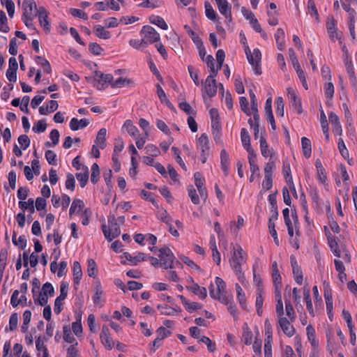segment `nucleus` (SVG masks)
I'll list each match as a JSON object with an SVG mask.
<instances>
[{
	"label": "nucleus",
	"instance_id": "1",
	"mask_svg": "<svg viewBox=\"0 0 357 357\" xmlns=\"http://www.w3.org/2000/svg\"><path fill=\"white\" fill-rule=\"evenodd\" d=\"M246 261V253L243 251V248L238 245L236 250L234 252L230 259L231 266L232 269L241 279L243 277L242 272L241 265Z\"/></svg>",
	"mask_w": 357,
	"mask_h": 357
},
{
	"label": "nucleus",
	"instance_id": "2",
	"mask_svg": "<svg viewBox=\"0 0 357 357\" xmlns=\"http://www.w3.org/2000/svg\"><path fill=\"white\" fill-rule=\"evenodd\" d=\"M108 223V227L105 224L102 225V230L106 239L112 241L120 235L121 229L114 215H109Z\"/></svg>",
	"mask_w": 357,
	"mask_h": 357
},
{
	"label": "nucleus",
	"instance_id": "3",
	"mask_svg": "<svg viewBox=\"0 0 357 357\" xmlns=\"http://www.w3.org/2000/svg\"><path fill=\"white\" fill-rule=\"evenodd\" d=\"M245 52L249 63L252 65L255 70V74L260 75L261 74V70L259 66V63L261 59V52L259 49H255L253 52H251L249 47L245 45Z\"/></svg>",
	"mask_w": 357,
	"mask_h": 357
},
{
	"label": "nucleus",
	"instance_id": "4",
	"mask_svg": "<svg viewBox=\"0 0 357 357\" xmlns=\"http://www.w3.org/2000/svg\"><path fill=\"white\" fill-rule=\"evenodd\" d=\"M113 76L111 74H104L100 71H96L93 77V86L98 90L106 89L109 84L112 86Z\"/></svg>",
	"mask_w": 357,
	"mask_h": 357
},
{
	"label": "nucleus",
	"instance_id": "5",
	"mask_svg": "<svg viewBox=\"0 0 357 357\" xmlns=\"http://www.w3.org/2000/svg\"><path fill=\"white\" fill-rule=\"evenodd\" d=\"M158 255L160 259V266L165 269L172 268L173 262L175 258L172 252L168 247H164L158 250Z\"/></svg>",
	"mask_w": 357,
	"mask_h": 357
},
{
	"label": "nucleus",
	"instance_id": "6",
	"mask_svg": "<svg viewBox=\"0 0 357 357\" xmlns=\"http://www.w3.org/2000/svg\"><path fill=\"white\" fill-rule=\"evenodd\" d=\"M23 16L28 20H33L38 14L37 6L33 0H24L22 2Z\"/></svg>",
	"mask_w": 357,
	"mask_h": 357
},
{
	"label": "nucleus",
	"instance_id": "7",
	"mask_svg": "<svg viewBox=\"0 0 357 357\" xmlns=\"http://www.w3.org/2000/svg\"><path fill=\"white\" fill-rule=\"evenodd\" d=\"M141 33L144 35L143 40L145 45L158 42L160 38L159 33L151 26H144L141 30Z\"/></svg>",
	"mask_w": 357,
	"mask_h": 357
},
{
	"label": "nucleus",
	"instance_id": "8",
	"mask_svg": "<svg viewBox=\"0 0 357 357\" xmlns=\"http://www.w3.org/2000/svg\"><path fill=\"white\" fill-rule=\"evenodd\" d=\"M68 284L63 282L60 286V295L56 298L54 302V311L59 314L62 310V301L66 299L68 295Z\"/></svg>",
	"mask_w": 357,
	"mask_h": 357
},
{
	"label": "nucleus",
	"instance_id": "9",
	"mask_svg": "<svg viewBox=\"0 0 357 357\" xmlns=\"http://www.w3.org/2000/svg\"><path fill=\"white\" fill-rule=\"evenodd\" d=\"M100 340L102 344L109 350H111L114 346V342L110 337L109 327L103 325L100 333Z\"/></svg>",
	"mask_w": 357,
	"mask_h": 357
},
{
	"label": "nucleus",
	"instance_id": "10",
	"mask_svg": "<svg viewBox=\"0 0 357 357\" xmlns=\"http://www.w3.org/2000/svg\"><path fill=\"white\" fill-rule=\"evenodd\" d=\"M199 146H200L201 149V157H202V163H205L207 160V157L208 155V151H209V146H208V138L207 135L204 133L202 134L199 139Z\"/></svg>",
	"mask_w": 357,
	"mask_h": 357
},
{
	"label": "nucleus",
	"instance_id": "11",
	"mask_svg": "<svg viewBox=\"0 0 357 357\" xmlns=\"http://www.w3.org/2000/svg\"><path fill=\"white\" fill-rule=\"evenodd\" d=\"M211 77H207L204 82V91L210 97L212 98L216 95L218 89V84L215 79H211Z\"/></svg>",
	"mask_w": 357,
	"mask_h": 357
},
{
	"label": "nucleus",
	"instance_id": "12",
	"mask_svg": "<svg viewBox=\"0 0 357 357\" xmlns=\"http://www.w3.org/2000/svg\"><path fill=\"white\" fill-rule=\"evenodd\" d=\"M278 324L284 333L288 337H292L294 335L295 329L291 324L290 321H289L286 317H280L278 319Z\"/></svg>",
	"mask_w": 357,
	"mask_h": 357
},
{
	"label": "nucleus",
	"instance_id": "13",
	"mask_svg": "<svg viewBox=\"0 0 357 357\" xmlns=\"http://www.w3.org/2000/svg\"><path fill=\"white\" fill-rule=\"evenodd\" d=\"M290 261L292 266L293 274L294 276L295 281L298 284H301L303 282V272L301 267L298 265L296 259L294 256L291 255L290 257Z\"/></svg>",
	"mask_w": 357,
	"mask_h": 357
},
{
	"label": "nucleus",
	"instance_id": "14",
	"mask_svg": "<svg viewBox=\"0 0 357 357\" xmlns=\"http://www.w3.org/2000/svg\"><path fill=\"white\" fill-rule=\"evenodd\" d=\"M216 3L218 7V10L220 13L225 15L226 19L229 20V22L231 21V7L229 6L227 0H215Z\"/></svg>",
	"mask_w": 357,
	"mask_h": 357
},
{
	"label": "nucleus",
	"instance_id": "15",
	"mask_svg": "<svg viewBox=\"0 0 357 357\" xmlns=\"http://www.w3.org/2000/svg\"><path fill=\"white\" fill-rule=\"evenodd\" d=\"M288 91V97L292 104L293 108L294 110H296L298 114H301L303 112L301 102L300 98H298L293 89L289 88Z\"/></svg>",
	"mask_w": 357,
	"mask_h": 357
},
{
	"label": "nucleus",
	"instance_id": "16",
	"mask_svg": "<svg viewBox=\"0 0 357 357\" xmlns=\"http://www.w3.org/2000/svg\"><path fill=\"white\" fill-rule=\"evenodd\" d=\"M38 15L40 24L46 31H50V25L48 21V13L44 7H40L38 9Z\"/></svg>",
	"mask_w": 357,
	"mask_h": 357
},
{
	"label": "nucleus",
	"instance_id": "17",
	"mask_svg": "<svg viewBox=\"0 0 357 357\" xmlns=\"http://www.w3.org/2000/svg\"><path fill=\"white\" fill-rule=\"evenodd\" d=\"M89 124V121L86 119L78 120L73 118L70 122V128L72 130L75 131L86 128Z\"/></svg>",
	"mask_w": 357,
	"mask_h": 357
},
{
	"label": "nucleus",
	"instance_id": "18",
	"mask_svg": "<svg viewBox=\"0 0 357 357\" xmlns=\"http://www.w3.org/2000/svg\"><path fill=\"white\" fill-rule=\"evenodd\" d=\"M220 165L224 174L227 176L229 174V156L225 149H222L220 152Z\"/></svg>",
	"mask_w": 357,
	"mask_h": 357
},
{
	"label": "nucleus",
	"instance_id": "19",
	"mask_svg": "<svg viewBox=\"0 0 357 357\" xmlns=\"http://www.w3.org/2000/svg\"><path fill=\"white\" fill-rule=\"evenodd\" d=\"M303 297L304 300L306 302V307L307 311L309 312L310 314L312 316H314V309L312 306V303L310 298V288L307 286H305L303 287Z\"/></svg>",
	"mask_w": 357,
	"mask_h": 357
},
{
	"label": "nucleus",
	"instance_id": "20",
	"mask_svg": "<svg viewBox=\"0 0 357 357\" xmlns=\"http://www.w3.org/2000/svg\"><path fill=\"white\" fill-rule=\"evenodd\" d=\"M156 89L158 96L161 102L165 103L169 108L173 109L174 107L172 104L168 100L165 92L164 91V90L159 84H156Z\"/></svg>",
	"mask_w": 357,
	"mask_h": 357
},
{
	"label": "nucleus",
	"instance_id": "21",
	"mask_svg": "<svg viewBox=\"0 0 357 357\" xmlns=\"http://www.w3.org/2000/svg\"><path fill=\"white\" fill-rule=\"evenodd\" d=\"M122 130H125L131 137H136L139 132L138 128L130 120H126L123 126Z\"/></svg>",
	"mask_w": 357,
	"mask_h": 357
},
{
	"label": "nucleus",
	"instance_id": "22",
	"mask_svg": "<svg viewBox=\"0 0 357 357\" xmlns=\"http://www.w3.org/2000/svg\"><path fill=\"white\" fill-rule=\"evenodd\" d=\"M187 289L202 299H205L207 296L206 289L205 287H201L198 284H194L192 287H187Z\"/></svg>",
	"mask_w": 357,
	"mask_h": 357
},
{
	"label": "nucleus",
	"instance_id": "23",
	"mask_svg": "<svg viewBox=\"0 0 357 357\" xmlns=\"http://www.w3.org/2000/svg\"><path fill=\"white\" fill-rule=\"evenodd\" d=\"M301 145L304 156L307 158H310L312 153V145L310 140L305 137H302Z\"/></svg>",
	"mask_w": 357,
	"mask_h": 357
},
{
	"label": "nucleus",
	"instance_id": "24",
	"mask_svg": "<svg viewBox=\"0 0 357 357\" xmlns=\"http://www.w3.org/2000/svg\"><path fill=\"white\" fill-rule=\"evenodd\" d=\"M93 31L97 37L101 39H109L111 37L109 31H106L105 28L100 25H96L93 28Z\"/></svg>",
	"mask_w": 357,
	"mask_h": 357
},
{
	"label": "nucleus",
	"instance_id": "25",
	"mask_svg": "<svg viewBox=\"0 0 357 357\" xmlns=\"http://www.w3.org/2000/svg\"><path fill=\"white\" fill-rule=\"evenodd\" d=\"M73 281L75 284H79L82 277L81 265L78 261L73 263Z\"/></svg>",
	"mask_w": 357,
	"mask_h": 357
},
{
	"label": "nucleus",
	"instance_id": "26",
	"mask_svg": "<svg viewBox=\"0 0 357 357\" xmlns=\"http://www.w3.org/2000/svg\"><path fill=\"white\" fill-rule=\"evenodd\" d=\"M84 172L77 173L76 178L79 181L80 186L84 188L89 180V170L87 167H84Z\"/></svg>",
	"mask_w": 357,
	"mask_h": 357
},
{
	"label": "nucleus",
	"instance_id": "27",
	"mask_svg": "<svg viewBox=\"0 0 357 357\" xmlns=\"http://www.w3.org/2000/svg\"><path fill=\"white\" fill-rule=\"evenodd\" d=\"M106 134L107 130L105 128H101L97 134L96 142L99 144L100 149H104L106 146Z\"/></svg>",
	"mask_w": 357,
	"mask_h": 357
},
{
	"label": "nucleus",
	"instance_id": "28",
	"mask_svg": "<svg viewBox=\"0 0 357 357\" xmlns=\"http://www.w3.org/2000/svg\"><path fill=\"white\" fill-rule=\"evenodd\" d=\"M19 207L23 211L29 210L31 213H33L35 212L34 201L31 198L29 199L27 202L20 201L19 202Z\"/></svg>",
	"mask_w": 357,
	"mask_h": 357
},
{
	"label": "nucleus",
	"instance_id": "29",
	"mask_svg": "<svg viewBox=\"0 0 357 357\" xmlns=\"http://www.w3.org/2000/svg\"><path fill=\"white\" fill-rule=\"evenodd\" d=\"M236 290L237 292V298L238 300L239 304L243 309L245 310L247 308L245 296L242 288L238 283L236 284Z\"/></svg>",
	"mask_w": 357,
	"mask_h": 357
},
{
	"label": "nucleus",
	"instance_id": "30",
	"mask_svg": "<svg viewBox=\"0 0 357 357\" xmlns=\"http://www.w3.org/2000/svg\"><path fill=\"white\" fill-rule=\"evenodd\" d=\"M275 40L278 45V48L280 50H282L284 49V45L283 43V40L284 38V31L282 29H278L275 34Z\"/></svg>",
	"mask_w": 357,
	"mask_h": 357
},
{
	"label": "nucleus",
	"instance_id": "31",
	"mask_svg": "<svg viewBox=\"0 0 357 357\" xmlns=\"http://www.w3.org/2000/svg\"><path fill=\"white\" fill-rule=\"evenodd\" d=\"M84 207V202L80 199H75L70 208V216H72L75 213H79Z\"/></svg>",
	"mask_w": 357,
	"mask_h": 357
},
{
	"label": "nucleus",
	"instance_id": "32",
	"mask_svg": "<svg viewBox=\"0 0 357 357\" xmlns=\"http://www.w3.org/2000/svg\"><path fill=\"white\" fill-rule=\"evenodd\" d=\"M150 22L155 25H157L160 28L167 30L168 26L162 17L160 16L152 15L150 17Z\"/></svg>",
	"mask_w": 357,
	"mask_h": 357
},
{
	"label": "nucleus",
	"instance_id": "33",
	"mask_svg": "<svg viewBox=\"0 0 357 357\" xmlns=\"http://www.w3.org/2000/svg\"><path fill=\"white\" fill-rule=\"evenodd\" d=\"M252 333L250 331V328H248V325L245 324V326L243 328L242 340L245 344L250 345L252 343Z\"/></svg>",
	"mask_w": 357,
	"mask_h": 357
},
{
	"label": "nucleus",
	"instance_id": "34",
	"mask_svg": "<svg viewBox=\"0 0 357 357\" xmlns=\"http://www.w3.org/2000/svg\"><path fill=\"white\" fill-rule=\"evenodd\" d=\"M260 148L261 155L264 157L267 158L268 156H272V154L271 153V151L268 149V144L264 136H261L260 137Z\"/></svg>",
	"mask_w": 357,
	"mask_h": 357
},
{
	"label": "nucleus",
	"instance_id": "35",
	"mask_svg": "<svg viewBox=\"0 0 357 357\" xmlns=\"http://www.w3.org/2000/svg\"><path fill=\"white\" fill-rule=\"evenodd\" d=\"M63 340L68 343H71L73 344H75L76 340L74 336L72 335L70 328L69 326H64L63 327Z\"/></svg>",
	"mask_w": 357,
	"mask_h": 357
},
{
	"label": "nucleus",
	"instance_id": "36",
	"mask_svg": "<svg viewBox=\"0 0 357 357\" xmlns=\"http://www.w3.org/2000/svg\"><path fill=\"white\" fill-rule=\"evenodd\" d=\"M8 19L6 13L3 10H0V31L8 33L10 30L8 26Z\"/></svg>",
	"mask_w": 357,
	"mask_h": 357
},
{
	"label": "nucleus",
	"instance_id": "37",
	"mask_svg": "<svg viewBox=\"0 0 357 357\" xmlns=\"http://www.w3.org/2000/svg\"><path fill=\"white\" fill-rule=\"evenodd\" d=\"M307 335L312 346L315 347L318 345V342L315 340V331L312 325H308L306 328Z\"/></svg>",
	"mask_w": 357,
	"mask_h": 357
},
{
	"label": "nucleus",
	"instance_id": "38",
	"mask_svg": "<svg viewBox=\"0 0 357 357\" xmlns=\"http://www.w3.org/2000/svg\"><path fill=\"white\" fill-rule=\"evenodd\" d=\"M307 9L310 15L314 17L317 22H319V13L313 0H309L307 2Z\"/></svg>",
	"mask_w": 357,
	"mask_h": 357
},
{
	"label": "nucleus",
	"instance_id": "39",
	"mask_svg": "<svg viewBox=\"0 0 357 357\" xmlns=\"http://www.w3.org/2000/svg\"><path fill=\"white\" fill-rule=\"evenodd\" d=\"M35 61L44 68V70L47 73L50 74L51 73V66L50 62L47 59L42 56H37L35 58Z\"/></svg>",
	"mask_w": 357,
	"mask_h": 357
},
{
	"label": "nucleus",
	"instance_id": "40",
	"mask_svg": "<svg viewBox=\"0 0 357 357\" xmlns=\"http://www.w3.org/2000/svg\"><path fill=\"white\" fill-rule=\"evenodd\" d=\"M275 297L277 300V304H276V313L278 316V317H284V307H283V303L282 301L281 294H275Z\"/></svg>",
	"mask_w": 357,
	"mask_h": 357
},
{
	"label": "nucleus",
	"instance_id": "41",
	"mask_svg": "<svg viewBox=\"0 0 357 357\" xmlns=\"http://www.w3.org/2000/svg\"><path fill=\"white\" fill-rule=\"evenodd\" d=\"M285 310L286 313L291 321H294L296 319V314L293 305L289 301H285Z\"/></svg>",
	"mask_w": 357,
	"mask_h": 357
},
{
	"label": "nucleus",
	"instance_id": "42",
	"mask_svg": "<svg viewBox=\"0 0 357 357\" xmlns=\"http://www.w3.org/2000/svg\"><path fill=\"white\" fill-rule=\"evenodd\" d=\"M241 138L244 148L251 146L250 137L248 130L245 128H242L241 131Z\"/></svg>",
	"mask_w": 357,
	"mask_h": 357
},
{
	"label": "nucleus",
	"instance_id": "43",
	"mask_svg": "<svg viewBox=\"0 0 357 357\" xmlns=\"http://www.w3.org/2000/svg\"><path fill=\"white\" fill-rule=\"evenodd\" d=\"M91 170L92 172L91 175V181L93 184H96L98 181L100 176V168L97 163L93 164L91 167Z\"/></svg>",
	"mask_w": 357,
	"mask_h": 357
},
{
	"label": "nucleus",
	"instance_id": "44",
	"mask_svg": "<svg viewBox=\"0 0 357 357\" xmlns=\"http://www.w3.org/2000/svg\"><path fill=\"white\" fill-rule=\"evenodd\" d=\"M132 84H133V82L131 79L128 78L119 77L114 82H112V87H121L124 86L125 85H130Z\"/></svg>",
	"mask_w": 357,
	"mask_h": 357
},
{
	"label": "nucleus",
	"instance_id": "45",
	"mask_svg": "<svg viewBox=\"0 0 357 357\" xmlns=\"http://www.w3.org/2000/svg\"><path fill=\"white\" fill-rule=\"evenodd\" d=\"M184 28L187 31V32L188 33L189 36L191 37L192 40L195 43V45H201L202 40L199 37V36L195 31H193L188 25H185Z\"/></svg>",
	"mask_w": 357,
	"mask_h": 357
},
{
	"label": "nucleus",
	"instance_id": "46",
	"mask_svg": "<svg viewBox=\"0 0 357 357\" xmlns=\"http://www.w3.org/2000/svg\"><path fill=\"white\" fill-rule=\"evenodd\" d=\"M205 9L206 17L212 21H215L218 16L217 13L209 3H205Z\"/></svg>",
	"mask_w": 357,
	"mask_h": 357
},
{
	"label": "nucleus",
	"instance_id": "47",
	"mask_svg": "<svg viewBox=\"0 0 357 357\" xmlns=\"http://www.w3.org/2000/svg\"><path fill=\"white\" fill-rule=\"evenodd\" d=\"M39 293L44 295L53 296L54 294V289L51 283L46 282L43 285L42 290Z\"/></svg>",
	"mask_w": 357,
	"mask_h": 357
},
{
	"label": "nucleus",
	"instance_id": "48",
	"mask_svg": "<svg viewBox=\"0 0 357 357\" xmlns=\"http://www.w3.org/2000/svg\"><path fill=\"white\" fill-rule=\"evenodd\" d=\"M87 273L89 277L95 278L96 276V264L92 259H88Z\"/></svg>",
	"mask_w": 357,
	"mask_h": 357
},
{
	"label": "nucleus",
	"instance_id": "49",
	"mask_svg": "<svg viewBox=\"0 0 357 357\" xmlns=\"http://www.w3.org/2000/svg\"><path fill=\"white\" fill-rule=\"evenodd\" d=\"M72 329L73 333L77 337L80 336L82 333V326L81 324V318L77 319L76 321L73 322L72 324Z\"/></svg>",
	"mask_w": 357,
	"mask_h": 357
},
{
	"label": "nucleus",
	"instance_id": "50",
	"mask_svg": "<svg viewBox=\"0 0 357 357\" xmlns=\"http://www.w3.org/2000/svg\"><path fill=\"white\" fill-rule=\"evenodd\" d=\"M215 284L217 285V294L227 293L226 284L222 278L216 277Z\"/></svg>",
	"mask_w": 357,
	"mask_h": 357
},
{
	"label": "nucleus",
	"instance_id": "51",
	"mask_svg": "<svg viewBox=\"0 0 357 357\" xmlns=\"http://www.w3.org/2000/svg\"><path fill=\"white\" fill-rule=\"evenodd\" d=\"M188 195L194 204H199V197L197 194L196 190L192 185L188 187Z\"/></svg>",
	"mask_w": 357,
	"mask_h": 357
},
{
	"label": "nucleus",
	"instance_id": "52",
	"mask_svg": "<svg viewBox=\"0 0 357 357\" xmlns=\"http://www.w3.org/2000/svg\"><path fill=\"white\" fill-rule=\"evenodd\" d=\"M145 149L146 153L151 155V157H157L160 153V151L158 149V148L153 144H148Z\"/></svg>",
	"mask_w": 357,
	"mask_h": 357
},
{
	"label": "nucleus",
	"instance_id": "53",
	"mask_svg": "<svg viewBox=\"0 0 357 357\" xmlns=\"http://www.w3.org/2000/svg\"><path fill=\"white\" fill-rule=\"evenodd\" d=\"M276 114L278 116L282 117L284 116V101L282 97H278L276 100Z\"/></svg>",
	"mask_w": 357,
	"mask_h": 357
},
{
	"label": "nucleus",
	"instance_id": "54",
	"mask_svg": "<svg viewBox=\"0 0 357 357\" xmlns=\"http://www.w3.org/2000/svg\"><path fill=\"white\" fill-rule=\"evenodd\" d=\"M47 128V124L45 120L38 121L33 127V131L37 133L43 132Z\"/></svg>",
	"mask_w": 357,
	"mask_h": 357
},
{
	"label": "nucleus",
	"instance_id": "55",
	"mask_svg": "<svg viewBox=\"0 0 357 357\" xmlns=\"http://www.w3.org/2000/svg\"><path fill=\"white\" fill-rule=\"evenodd\" d=\"M45 158L50 165H56V155L53 151L47 150L45 152Z\"/></svg>",
	"mask_w": 357,
	"mask_h": 357
},
{
	"label": "nucleus",
	"instance_id": "56",
	"mask_svg": "<svg viewBox=\"0 0 357 357\" xmlns=\"http://www.w3.org/2000/svg\"><path fill=\"white\" fill-rule=\"evenodd\" d=\"M273 284L275 286V294L280 293V289L282 287V279L280 274L272 275Z\"/></svg>",
	"mask_w": 357,
	"mask_h": 357
},
{
	"label": "nucleus",
	"instance_id": "57",
	"mask_svg": "<svg viewBox=\"0 0 357 357\" xmlns=\"http://www.w3.org/2000/svg\"><path fill=\"white\" fill-rule=\"evenodd\" d=\"M345 66L347 67V73L349 75L350 79H354L355 78V73L354 69L353 67L352 61L349 59H344Z\"/></svg>",
	"mask_w": 357,
	"mask_h": 357
},
{
	"label": "nucleus",
	"instance_id": "58",
	"mask_svg": "<svg viewBox=\"0 0 357 357\" xmlns=\"http://www.w3.org/2000/svg\"><path fill=\"white\" fill-rule=\"evenodd\" d=\"M158 308L160 310V312L165 315H173L176 312V309L169 307L167 305H159Z\"/></svg>",
	"mask_w": 357,
	"mask_h": 357
},
{
	"label": "nucleus",
	"instance_id": "59",
	"mask_svg": "<svg viewBox=\"0 0 357 357\" xmlns=\"http://www.w3.org/2000/svg\"><path fill=\"white\" fill-rule=\"evenodd\" d=\"M90 52L94 55H100L103 49L96 43H91L89 45Z\"/></svg>",
	"mask_w": 357,
	"mask_h": 357
},
{
	"label": "nucleus",
	"instance_id": "60",
	"mask_svg": "<svg viewBox=\"0 0 357 357\" xmlns=\"http://www.w3.org/2000/svg\"><path fill=\"white\" fill-rule=\"evenodd\" d=\"M181 261L185 264L187 266L191 267L193 269H195L199 272L202 271L200 267L196 264L192 260L190 259L188 257L185 256H181Z\"/></svg>",
	"mask_w": 357,
	"mask_h": 357
},
{
	"label": "nucleus",
	"instance_id": "61",
	"mask_svg": "<svg viewBox=\"0 0 357 357\" xmlns=\"http://www.w3.org/2000/svg\"><path fill=\"white\" fill-rule=\"evenodd\" d=\"M240 106L241 109L248 116L251 114V110L248 107V101L245 97H241L240 100Z\"/></svg>",
	"mask_w": 357,
	"mask_h": 357
},
{
	"label": "nucleus",
	"instance_id": "62",
	"mask_svg": "<svg viewBox=\"0 0 357 357\" xmlns=\"http://www.w3.org/2000/svg\"><path fill=\"white\" fill-rule=\"evenodd\" d=\"M33 300L35 304H38L41 306H45L47 303L48 297L47 295H44L42 294H38V297L33 296Z\"/></svg>",
	"mask_w": 357,
	"mask_h": 357
},
{
	"label": "nucleus",
	"instance_id": "63",
	"mask_svg": "<svg viewBox=\"0 0 357 357\" xmlns=\"http://www.w3.org/2000/svg\"><path fill=\"white\" fill-rule=\"evenodd\" d=\"M328 243L330 245V248L333 252V254L336 256L340 257V251L338 249V244L336 242L335 239L333 238H328Z\"/></svg>",
	"mask_w": 357,
	"mask_h": 357
},
{
	"label": "nucleus",
	"instance_id": "64",
	"mask_svg": "<svg viewBox=\"0 0 357 357\" xmlns=\"http://www.w3.org/2000/svg\"><path fill=\"white\" fill-rule=\"evenodd\" d=\"M181 109L184 111L188 114L195 115L196 112L192 108V107L187 102H182L179 104Z\"/></svg>",
	"mask_w": 357,
	"mask_h": 357
}]
</instances>
